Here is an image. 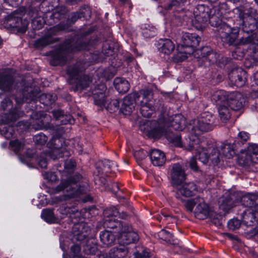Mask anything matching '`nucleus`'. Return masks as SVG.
I'll use <instances>...</instances> for the list:
<instances>
[{
	"instance_id": "nucleus-60",
	"label": "nucleus",
	"mask_w": 258,
	"mask_h": 258,
	"mask_svg": "<svg viewBox=\"0 0 258 258\" xmlns=\"http://www.w3.org/2000/svg\"><path fill=\"white\" fill-rule=\"evenodd\" d=\"M248 153L254 155L258 154V145L252 144L249 145L248 147Z\"/></svg>"
},
{
	"instance_id": "nucleus-35",
	"label": "nucleus",
	"mask_w": 258,
	"mask_h": 258,
	"mask_svg": "<svg viewBox=\"0 0 258 258\" xmlns=\"http://www.w3.org/2000/svg\"><path fill=\"white\" fill-rule=\"evenodd\" d=\"M220 148L223 155L227 158H232L235 154L233 145L231 143H224L221 145Z\"/></svg>"
},
{
	"instance_id": "nucleus-23",
	"label": "nucleus",
	"mask_w": 258,
	"mask_h": 258,
	"mask_svg": "<svg viewBox=\"0 0 258 258\" xmlns=\"http://www.w3.org/2000/svg\"><path fill=\"white\" fill-rule=\"evenodd\" d=\"M158 45L160 52L167 55L171 54L175 48L173 42L169 39H160Z\"/></svg>"
},
{
	"instance_id": "nucleus-15",
	"label": "nucleus",
	"mask_w": 258,
	"mask_h": 258,
	"mask_svg": "<svg viewBox=\"0 0 258 258\" xmlns=\"http://www.w3.org/2000/svg\"><path fill=\"white\" fill-rule=\"evenodd\" d=\"M244 96L238 92L229 94L228 100V105L232 110H238L242 108L245 103Z\"/></svg>"
},
{
	"instance_id": "nucleus-21",
	"label": "nucleus",
	"mask_w": 258,
	"mask_h": 258,
	"mask_svg": "<svg viewBox=\"0 0 258 258\" xmlns=\"http://www.w3.org/2000/svg\"><path fill=\"white\" fill-rule=\"evenodd\" d=\"M170 126L168 128H172L175 130H182L185 125V118L181 114L173 115L169 119Z\"/></svg>"
},
{
	"instance_id": "nucleus-55",
	"label": "nucleus",
	"mask_w": 258,
	"mask_h": 258,
	"mask_svg": "<svg viewBox=\"0 0 258 258\" xmlns=\"http://www.w3.org/2000/svg\"><path fill=\"white\" fill-rule=\"evenodd\" d=\"M227 225L230 229L234 230L239 228L240 222L237 219H233L228 222Z\"/></svg>"
},
{
	"instance_id": "nucleus-1",
	"label": "nucleus",
	"mask_w": 258,
	"mask_h": 258,
	"mask_svg": "<svg viewBox=\"0 0 258 258\" xmlns=\"http://www.w3.org/2000/svg\"><path fill=\"white\" fill-rule=\"evenodd\" d=\"M97 40L95 39L89 42L86 38H81L76 41L68 40L61 48L52 53L50 63L53 66L63 64L67 61V53L83 50L91 49L97 44Z\"/></svg>"
},
{
	"instance_id": "nucleus-62",
	"label": "nucleus",
	"mask_w": 258,
	"mask_h": 258,
	"mask_svg": "<svg viewBox=\"0 0 258 258\" xmlns=\"http://www.w3.org/2000/svg\"><path fill=\"white\" fill-rule=\"evenodd\" d=\"M189 166L191 169L194 171L198 170V166L197 165L196 159L194 157L191 158L189 161Z\"/></svg>"
},
{
	"instance_id": "nucleus-19",
	"label": "nucleus",
	"mask_w": 258,
	"mask_h": 258,
	"mask_svg": "<svg viewBox=\"0 0 258 258\" xmlns=\"http://www.w3.org/2000/svg\"><path fill=\"white\" fill-rule=\"evenodd\" d=\"M198 143L199 141L191 143L189 145V150L196 149L197 151L196 156L198 157L199 160L204 164H207L209 161L208 149L198 146Z\"/></svg>"
},
{
	"instance_id": "nucleus-32",
	"label": "nucleus",
	"mask_w": 258,
	"mask_h": 258,
	"mask_svg": "<svg viewBox=\"0 0 258 258\" xmlns=\"http://www.w3.org/2000/svg\"><path fill=\"white\" fill-rule=\"evenodd\" d=\"M219 115L220 119L223 122H227L231 117V113L230 111V107L226 104L220 105L217 106Z\"/></svg>"
},
{
	"instance_id": "nucleus-17",
	"label": "nucleus",
	"mask_w": 258,
	"mask_h": 258,
	"mask_svg": "<svg viewBox=\"0 0 258 258\" xmlns=\"http://www.w3.org/2000/svg\"><path fill=\"white\" fill-rule=\"evenodd\" d=\"M152 164L156 166H162L166 162L165 153L159 149H152L149 153Z\"/></svg>"
},
{
	"instance_id": "nucleus-54",
	"label": "nucleus",
	"mask_w": 258,
	"mask_h": 258,
	"mask_svg": "<svg viewBox=\"0 0 258 258\" xmlns=\"http://www.w3.org/2000/svg\"><path fill=\"white\" fill-rule=\"evenodd\" d=\"M33 140L36 144L44 145L47 141V137L44 134L40 133L35 135Z\"/></svg>"
},
{
	"instance_id": "nucleus-6",
	"label": "nucleus",
	"mask_w": 258,
	"mask_h": 258,
	"mask_svg": "<svg viewBox=\"0 0 258 258\" xmlns=\"http://www.w3.org/2000/svg\"><path fill=\"white\" fill-rule=\"evenodd\" d=\"M209 23L212 26L219 28L218 31L221 37L225 38L229 43H233L237 38L238 29L231 28L225 24L222 23L221 19L216 15L209 17Z\"/></svg>"
},
{
	"instance_id": "nucleus-11",
	"label": "nucleus",
	"mask_w": 258,
	"mask_h": 258,
	"mask_svg": "<svg viewBox=\"0 0 258 258\" xmlns=\"http://www.w3.org/2000/svg\"><path fill=\"white\" fill-rule=\"evenodd\" d=\"M117 239L120 245H124L138 241L139 236L138 234L133 230L131 226L124 224L123 228L118 231Z\"/></svg>"
},
{
	"instance_id": "nucleus-53",
	"label": "nucleus",
	"mask_w": 258,
	"mask_h": 258,
	"mask_svg": "<svg viewBox=\"0 0 258 258\" xmlns=\"http://www.w3.org/2000/svg\"><path fill=\"white\" fill-rule=\"evenodd\" d=\"M10 145L13 148L15 153H18L21 149L23 148L24 144L23 142L18 140L11 141L10 143Z\"/></svg>"
},
{
	"instance_id": "nucleus-4",
	"label": "nucleus",
	"mask_w": 258,
	"mask_h": 258,
	"mask_svg": "<svg viewBox=\"0 0 258 258\" xmlns=\"http://www.w3.org/2000/svg\"><path fill=\"white\" fill-rule=\"evenodd\" d=\"M153 93L150 89L141 90L138 92H135L134 97L136 103L140 104V112L145 117L151 116L153 111L159 109L161 103L153 100Z\"/></svg>"
},
{
	"instance_id": "nucleus-48",
	"label": "nucleus",
	"mask_w": 258,
	"mask_h": 258,
	"mask_svg": "<svg viewBox=\"0 0 258 258\" xmlns=\"http://www.w3.org/2000/svg\"><path fill=\"white\" fill-rule=\"evenodd\" d=\"M113 52L112 43L110 41L105 42L102 45V52L106 56L111 55Z\"/></svg>"
},
{
	"instance_id": "nucleus-56",
	"label": "nucleus",
	"mask_w": 258,
	"mask_h": 258,
	"mask_svg": "<svg viewBox=\"0 0 258 258\" xmlns=\"http://www.w3.org/2000/svg\"><path fill=\"white\" fill-rule=\"evenodd\" d=\"M142 33L145 37H152L155 36L156 29L153 27H151L149 29L146 28V29H143Z\"/></svg>"
},
{
	"instance_id": "nucleus-38",
	"label": "nucleus",
	"mask_w": 258,
	"mask_h": 258,
	"mask_svg": "<svg viewBox=\"0 0 258 258\" xmlns=\"http://www.w3.org/2000/svg\"><path fill=\"white\" fill-rule=\"evenodd\" d=\"M51 144L53 146L54 149L52 151L53 154H57L62 151L63 144L64 143V140L61 137H53L50 141Z\"/></svg>"
},
{
	"instance_id": "nucleus-34",
	"label": "nucleus",
	"mask_w": 258,
	"mask_h": 258,
	"mask_svg": "<svg viewBox=\"0 0 258 258\" xmlns=\"http://www.w3.org/2000/svg\"><path fill=\"white\" fill-rule=\"evenodd\" d=\"M242 201L243 202H246L245 206L247 207L258 205V193L247 194L242 197Z\"/></svg>"
},
{
	"instance_id": "nucleus-57",
	"label": "nucleus",
	"mask_w": 258,
	"mask_h": 258,
	"mask_svg": "<svg viewBox=\"0 0 258 258\" xmlns=\"http://www.w3.org/2000/svg\"><path fill=\"white\" fill-rule=\"evenodd\" d=\"M43 176L45 178L52 182L55 181L58 179L57 176L54 172H47L45 173Z\"/></svg>"
},
{
	"instance_id": "nucleus-13",
	"label": "nucleus",
	"mask_w": 258,
	"mask_h": 258,
	"mask_svg": "<svg viewBox=\"0 0 258 258\" xmlns=\"http://www.w3.org/2000/svg\"><path fill=\"white\" fill-rule=\"evenodd\" d=\"M229 78L233 85L241 87L247 81V73L241 68H234L229 73Z\"/></svg>"
},
{
	"instance_id": "nucleus-27",
	"label": "nucleus",
	"mask_w": 258,
	"mask_h": 258,
	"mask_svg": "<svg viewBox=\"0 0 258 258\" xmlns=\"http://www.w3.org/2000/svg\"><path fill=\"white\" fill-rule=\"evenodd\" d=\"M124 224L116 220L114 218H108L105 220L104 225L106 228L112 229V232L118 234V231L123 228Z\"/></svg>"
},
{
	"instance_id": "nucleus-3",
	"label": "nucleus",
	"mask_w": 258,
	"mask_h": 258,
	"mask_svg": "<svg viewBox=\"0 0 258 258\" xmlns=\"http://www.w3.org/2000/svg\"><path fill=\"white\" fill-rule=\"evenodd\" d=\"M86 66L83 62L79 61L70 66L67 69V73L71 78L70 81V83L72 84L71 89L74 92L86 89L92 82L91 77L82 74Z\"/></svg>"
},
{
	"instance_id": "nucleus-43",
	"label": "nucleus",
	"mask_w": 258,
	"mask_h": 258,
	"mask_svg": "<svg viewBox=\"0 0 258 258\" xmlns=\"http://www.w3.org/2000/svg\"><path fill=\"white\" fill-rule=\"evenodd\" d=\"M170 128L158 127L152 130L150 132V135L155 139H158L162 136L165 137V134H168L169 130Z\"/></svg>"
},
{
	"instance_id": "nucleus-22",
	"label": "nucleus",
	"mask_w": 258,
	"mask_h": 258,
	"mask_svg": "<svg viewBox=\"0 0 258 258\" xmlns=\"http://www.w3.org/2000/svg\"><path fill=\"white\" fill-rule=\"evenodd\" d=\"M229 94L224 90L215 91L212 95V101L215 103L217 106L220 105L228 104Z\"/></svg>"
},
{
	"instance_id": "nucleus-61",
	"label": "nucleus",
	"mask_w": 258,
	"mask_h": 258,
	"mask_svg": "<svg viewBox=\"0 0 258 258\" xmlns=\"http://www.w3.org/2000/svg\"><path fill=\"white\" fill-rule=\"evenodd\" d=\"M38 164L41 168H45L47 167V162L46 159L43 157V155L40 156V157L38 159Z\"/></svg>"
},
{
	"instance_id": "nucleus-33",
	"label": "nucleus",
	"mask_w": 258,
	"mask_h": 258,
	"mask_svg": "<svg viewBox=\"0 0 258 258\" xmlns=\"http://www.w3.org/2000/svg\"><path fill=\"white\" fill-rule=\"evenodd\" d=\"M13 83L12 78L9 76H4L0 73V89L9 91Z\"/></svg>"
},
{
	"instance_id": "nucleus-18",
	"label": "nucleus",
	"mask_w": 258,
	"mask_h": 258,
	"mask_svg": "<svg viewBox=\"0 0 258 258\" xmlns=\"http://www.w3.org/2000/svg\"><path fill=\"white\" fill-rule=\"evenodd\" d=\"M106 87L103 84H99L95 88L93 94L95 103L98 106L105 105Z\"/></svg>"
},
{
	"instance_id": "nucleus-63",
	"label": "nucleus",
	"mask_w": 258,
	"mask_h": 258,
	"mask_svg": "<svg viewBox=\"0 0 258 258\" xmlns=\"http://www.w3.org/2000/svg\"><path fill=\"white\" fill-rule=\"evenodd\" d=\"M5 104H6V106L8 107L9 109L12 108V102L9 99H5L2 102V106L4 109H5Z\"/></svg>"
},
{
	"instance_id": "nucleus-51",
	"label": "nucleus",
	"mask_w": 258,
	"mask_h": 258,
	"mask_svg": "<svg viewBox=\"0 0 258 258\" xmlns=\"http://www.w3.org/2000/svg\"><path fill=\"white\" fill-rule=\"evenodd\" d=\"M53 42V40L52 38L46 37L38 40L35 42V45L37 47H44Z\"/></svg>"
},
{
	"instance_id": "nucleus-45",
	"label": "nucleus",
	"mask_w": 258,
	"mask_h": 258,
	"mask_svg": "<svg viewBox=\"0 0 258 258\" xmlns=\"http://www.w3.org/2000/svg\"><path fill=\"white\" fill-rule=\"evenodd\" d=\"M56 95L50 94H42L40 96V101L44 105L51 104L56 99Z\"/></svg>"
},
{
	"instance_id": "nucleus-12",
	"label": "nucleus",
	"mask_w": 258,
	"mask_h": 258,
	"mask_svg": "<svg viewBox=\"0 0 258 258\" xmlns=\"http://www.w3.org/2000/svg\"><path fill=\"white\" fill-rule=\"evenodd\" d=\"M17 119L16 114L12 113L5 114L2 116L0 123V130L6 138H11L14 134L13 127L10 125Z\"/></svg>"
},
{
	"instance_id": "nucleus-42",
	"label": "nucleus",
	"mask_w": 258,
	"mask_h": 258,
	"mask_svg": "<svg viewBox=\"0 0 258 258\" xmlns=\"http://www.w3.org/2000/svg\"><path fill=\"white\" fill-rule=\"evenodd\" d=\"M52 114L56 119L60 120L62 124H67L68 123H72L71 116H64L63 115V112L61 110L58 109L53 110L52 111Z\"/></svg>"
},
{
	"instance_id": "nucleus-2",
	"label": "nucleus",
	"mask_w": 258,
	"mask_h": 258,
	"mask_svg": "<svg viewBox=\"0 0 258 258\" xmlns=\"http://www.w3.org/2000/svg\"><path fill=\"white\" fill-rule=\"evenodd\" d=\"M82 178L80 174L71 175L66 179L61 180L60 183L55 188V192L64 191L66 194L59 198V200L67 201L71 199L80 197L85 194L87 191V188L78 184Z\"/></svg>"
},
{
	"instance_id": "nucleus-16",
	"label": "nucleus",
	"mask_w": 258,
	"mask_h": 258,
	"mask_svg": "<svg viewBox=\"0 0 258 258\" xmlns=\"http://www.w3.org/2000/svg\"><path fill=\"white\" fill-rule=\"evenodd\" d=\"M32 121L31 122L32 127L36 130H39L45 127L49 119V116L44 114L43 112H33L31 114Z\"/></svg>"
},
{
	"instance_id": "nucleus-40",
	"label": "nucleus",
	"mask_w": 258,
	"mask_h": 258,
	"mask_svg": "<svg viewBox=\"0 0 258 258\" xmlns=\"http://www.w3.org/2000/svg\"><path fill=\"white\" fill-rule=\"evenodd\" d=\"M115 165L112 161L108 159H104L101 161H99L97 164V169L98 170L105 171V172H109Z\"/></svg>"
},
{
	"instance_id": "nucleus-10",
	"label": "nucleus",
	"mask_w": 258,
	"mask_h": 258,
	"mask_svg": "<svg viewBox=\"0 0 258 258\" xmlns=\"http://www.w3.org/2000/svg\"><path fill=\"white\" fill-rule=\"evenodd\" d=\"M7 24L12 28H16L18 32L24 33L27 30L29 21L26 19H23L21 14L15 11L6 18Z\"/></svg>"
},
{
	"instance_id": "nucleus-25",
	"label": "nucleus",
	"mask_w": 258,
	"mask_h": 258,
	"mask_svg": "<svg viewBox=\"0 0 258 258\" xmlns=\"http://www.w3.org/2000/svg\"><path fill=\"white\" fill-rule=\"evenodd\" d=\"M29 15L31 18V23L33 29H40L44 25L43 18L39 16V12L36 10H32L29 12Z\"/></svg>"
},
{
	"instance_id": "nucleus-5",
	"label": "nucleus",
	"mask_w": 258,
	"mask_h": 258,
	"mask_svg": "<svg viewBox=\"0 0 258 258\" xmlns=\"http://www.w3.org/2000/svg\"><path fill=\"white\" fill-rule=\"evenodd\" d=\"M214 119V116L211 114L203 113L200 117L193 120L188 127L191 130L190 140L192 142H198V136L212 130L213 128Z\"/></svg>"
},
{
	"instance_id": "nucleus-26",
	"label": "nucleus",
	"mask_w": 258,
	"mask_h": 258,
	"mask_svg": "<svg viewBox=\"0 0 258 258\" xmlns=\"http://www.w3.org/2000/svg\"><path fill=\"white\" fill-rule=\"evenodd\" d=\"M91 16V11L88 7H83L81 8L78 11L71 14L69 19L70 21L75 23L77 20L81 19H87Z\"/></svg>"
},
{
	"instance_id": "nucleus-14",
	"label": "nucleus",
	"mask_w": 258,
	"mask_h": 258,
	"mask_svg": "<svg viewBox=\"0 0 258 258\" xmlns=\"http://www.w3.org/2000/svg\"><path fill=\"white\" fill-rule=\"evenodd\" d=\"M186 176L185 171L180 164L175 163L172 165L170 177L171 183L174 187L182 183L185 180Z\"/></svg>"
},
{
	"instance_id": "nucleus-46",
	"label": "nucleus",
	"mask_w": 258,
	"mask_h": 258,
	"mask_svg": "<svg viewBox=\"0 0 258 258\" xmlns=\"http://www.w3.org/2000/svg\"><path fill=\"white\" fill-rule=\"evenodd\" d=\"M239 162L240 164L243 165H249L252 162L258 163V157L257 161H255L253 156L249 153H247L244 155V156L242 155L239 158Z\"/></svg>"
},
{
	"instance_id": "nucleus-24",
	"label": "nucleus",
	"mask_w": 258,
	"mask_h": 258,
	"mask_svg": "<svg viewBox=\"0 0 258 258\" xmlns=\"http://www.w3.org/2000/svg\"><path fill=\"white\" fill-rule=\"evenodd\" d=\"M134 93L132 94L133 96H134ZM134 102L136 103L135 98L133 99L131 96L124 97L120 109L121 112L125 115L130 114L134 109Z\"/></svg>"
},
{
	"instance_id": "nucleus-59",
	"label": "nucleus",
	"mask_w": 258,
	"mask_h": 258,
	"mask_svg": "<svg viewBox=\"0 0 258 258\" xmlns=\"http://www.w3.org/2000/svg\"><path fill=\"white\" fill-rule=\"evenodd\" d=\"M115 74V69L113 67H110L105 70L104 76L109 79L112 78Z\"/></svg>"
},
{
	"instance_id": "nucleus-49",
	"label": "nucleus",
	"mask_w": 258,
	"mask_h": 258,
	"mask_svg": "<svg viewBox=\"0 0 258 258\" xmlns=\"http://www.w3.org/2000/svg\"><path fill=\"white\" fill-rule=\"evenodd\" d=\"M256 35L255 34H252L251 35L246 37H242L240 39V43L243 44L248 43H252L254 44H258V40L255 39Z\"/></svg>"
},
{
	"instance_id": "nucleus-58",
	"label": "nucleus",
	"mask_w": 258,
	"mask_h": 258,
	"mask_svg": "<svg viewBox=\"0 0 258 258\" xmlns=\"http://www.w3.org/2000/svg\"><path fill=\"white\" fill-rule=\"evenodd\" d=\"M186 0H172L167 6L165 7L167 10H170L173 7H176L180 5L181 4H183Z\"/></svg>"
},
{
	"instance_id": "nucleus-37",
	"label": "nucleus",
	"mask_w": 258,
	"mask_h": 258,
	"mask_svg": "<svg viewBox=\"0 0 258 258\" xmlns=\"http://www.w3.org/2000/svg\"><path fill=\"white\" fill-rule=\"evenodd\" d=\"M41 217L48 223H56L58 221V218L55 216L53 211L49 209H43Z\"/></svg>"
},
{
	"instance_id": "nucleus-9",
	"label": "nucleus",
	"mask_w": 258,
	"mask_h": 258,
	"mask_svg": "<svg viewBox=\"0 0 258 258\" xmlns=\"http://www.w3.org/2000/svg\"><path fill=\"white\" fill-rule=\"evenodd\" d=\"M174 187L175 198L179 201L184 203V205L187 201L186 200V198L194 196L198 192L197 186L194 182L181 183Z\"/></svg>"
},
{
	"instance_id": "nucleus-47",
	"label": "nucleus",
	"mask_w": 258,
	"mask_h": 258,
	"mask_svg": "<svg viewBox=\"0 0 258 258\" xmlns=\"http://www.w3.org/2000/svg\"><path fill=\"white\" fill-rule=\"evenodd\" d=\"M102 173V170L98 171V174L95 175L94 178V182L96 185L106 187L108 185L107 181L103 176H101Z\"/></svg>"
},
{
	"instance_id": "nucleus-28",
	"label": "nucleus",
	"mask_w": 258,
	"mask_h": 258,
	"mask_svg": "<svg viewBox=\"0 0 258 258\" xmlns=\"http://www.w3.org/2000/svg\"><path fill=\"white\" fill-rule=\"evenodd\" d=\"M111 231L106 230L100 233V238L104 246L111 245L115 240V237Z\"/></svg>"
},
{
	"instance_id": "nucleus-64",
	"label": "nucleus",
	"mask_w": 258,
	"mask_h": 258,
	"mask_svg": "<svg viewBox=\"0 0 258 258\" xmlns=\"http://www.w3.org/2000/svg\"><path fill=\"white\" fill-rule=\"evenodd\" d=\"M238 137L245 142L249 139V136L247 133L241 132L238 134Z\"/></svg>"
},
{
	"instance_id": "nucleus-36",
	"label": "nucleus",
	"mask_w": 258,
	"mask_h": 258,
	"mask_svg": "<svg viewBox=\"0 0 258 258\" xmlns=\"http://www.w3.org/2000/svg\"><path fill=\"white\" fill-rule=\"evenodd\" d=\"M110 256L113 258H121L126 255L127 249L124 245H120L119 247H114L109 252Z\"/></svg>"
},
{
	"instance_id": "nucleus-44",
	"label": "nucleus",
	"mask_w": 258,
	"mask_h": 258,
	"mask_svg": "<svg viewBox=\"0 0 258 258\" xmlns=\"http://www.w3.org/2000/svg\"><path fill=\"white\" fill-rule=\"evenodd\" d=\"M220 207L225 211L228 210L234 206V203L231 198L227 197L222 198L219 201Z\"/></svg>"
},
{
	"instance_id": "nucleus-8",
	"label": "nucleus",
	"mask_w": 258,
	"mask_h": 258,
	"mask_svg": "<svg viewBox=\"0 0 258 258\" xmlns=\"http://www.w3.org/2000/svg\"><path fill=\"white\" fill-rule=\"evenodd\" d=\"M234 12L242 21L243 25L245 27L248 26L250 31L256 27L258 14L255 10L252 8L245 9L240 6L234 9Z\"/></svg>"
},
{
	"instance_id": "nucleus-20",
	"label": "nucleus",
	"mask_w": 258,
	"mask_h": 258,
	"mask_svg": "<svg viewBox=\"0 0 258 258\" xmlns=\"http://www.w3.org/2000/svg\"><path fill=\"white\" fill-rule=\"evenodd\" d=\"M200 40L201 38L198 35L185 33L182 36L181 45L183 47H196Z\"/></svg>"
},
{
	"instance_id": "nucleus-29",
	"label": "nucleus",
	"mask_w": 258,
	"mask_h": 258,
	"mask_svg": "<svg viewBox=\"0 0 258 258\" xmlns=\"http://www.w3.org/2000/svg\"><path fill=\"white\" fill-rule=\"evenodd\" d=\"M104 215L108 218L118 217L122 219H125L128 216L126 212H124L120 208L117 209L115 207H110L105 210L104 212Z\"/></svg>"
},
{
	"instance_id": "nucleus-30",
	"label": "nucleus",
	"mask_w": 258,
	"mask_h": 258,
	"mask_svg": "<svg viewBox=\"0 0 258 258\" xmlns=\"http://www.w3.org/2000/svg\"><path fill=\"white\" fill-rule=\"evenodd\" d=\"M114 85L116 90L120 93H124L130 89L128 82L122 78H116L114 79Z\"/></svg>"
},
{
	"instance_id": "nucleus-7",
	"label": "nucleus",
	"mask_w": 258,
	"mask_h": 258,
	"mask_svg": "<svg viewBox=\"0 0 258 258\" xmlns=\"http://www.w3.org/2000/svg\"><path fill=\"white\" fill-rule=\"evenodd\" d=\"M184 206L187 211L194 212L195 216L199 219H204L209 215V207L204 199L200 196L187 200Z\"/></svg>"
},
{
	"instance_id": "nucleus-31",
	"label": "nucleus",
	"mask_w": 258,
	"mask_h": 258,
	"mask_svg": "<svg viewBox=\"0 0 258 258\" xmlns=\"http://www.w3.org/2000/svg\"><path fill=\"white\" fill-rule=\"evenodd\" d=\"M58 211L61 215L60 217V219H63L67 216L71 219H73L75 218L76 214H79L78 210L75 207H68L62 206L58 209Z\"/></svg>"
},
{
	"instance_id": "nucleus-41",
	"label": "nucleus",
	"mask_w": 258,
	"mask_h": 258,
	"mask_svg": "<svg viewBox=\"0 0 258 258\" xmlns=\"http://www.w3.org/2000/svg\"><path fill=\"white\" fill-rule=\"evenodd\" d=\"M208 152H210V154L208 155L209 160H211L214 165L218 164L221 157V154L219 152V150L214 148L209 147L208 148Z\"/></svg>"
},
{
	"instance_id": "nucleus-50",
	"label": "nucleus",
	"mask_w": 258,
	"mask_h": 258,
	"mask_svg": "<svg viewBox=\"0 0 258 258\" xmlns=\"http://www.w3.org/2000/svg\"><path fill=\"white\" fill-rule=\"evenodd\" d=\"M158 236L159 238L167 242L171 243L172 234L166 230H162L158 233Z\"/></svg>"
},
{
	"instance_id": "nucleus-39",
	"label": "nucleus",
	"mask_w": 258,
	"mask_h": 258,
	"mask_svg": "<svg viewBox=\"0 0 258 258\" xmlns=\"http://www.w3.org/2000/svg\"><path fill=\"white\" fill-rule=\"evenodd\" d=\"M165 138L175 146L180 147H182L180 135L178 134H175L171 131V128L169 130L168 134H165Z\"/></svg>"
},
{
	"instance_id": "nucleus-52",
	"label": "nucleus",
	"mask_w": 258,
	"mask_h": 258,
	"mask_svg": "<svg viewBox=\"0 0 258 258\" xmlns=\"http://www.w3.org/2000/svg\"><path fill=\"white\" fill-rule=\"evenodd\" d=\"M147 155V152L143 149L136 151L134 153V157L138 164H140V162L146 158Z\"/></svg>"
}]
</instances>
